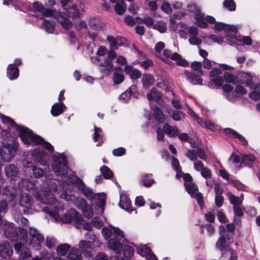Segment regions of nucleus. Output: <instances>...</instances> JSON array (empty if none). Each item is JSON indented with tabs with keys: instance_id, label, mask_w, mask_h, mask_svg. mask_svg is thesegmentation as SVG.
I'll return each instance as SVG.
<instances>
[{
	"instance_id": "obj_1",
	"label": "nucleus",
	"mask_w": 260,
	"mask_h": 260,
	"mask_svg": "<svg viewBox=\"0 0 260 260\" xmlns=\"http://www.w3.org/2000/svg\"><path fill=\"white\" fill-rule=\"evenodd\" d=\"M3 123L8 124L9 126L14 128L19 132V136L25 145H29L32 143L36 145H41L50 152L53 151V146L48 142L45 141L40 136L34 134L31 130L26 127L17 125L10 117L2 115L1 116Z\"/></svg>"
},
{
	"instance_id": "obj_2",
	"label": "nucleus",
	"mask_w": 260,
	"mask_h": 260,
	"mask_svg": "<svg viewBox=\"0 0 260 260\" xmlns=\"http://www.w3.org/2000/svg\"><path fill=\"white\" fill-rule=\"evenodd\" d=\"M102 233L104 238L108 241V248L116 254L120 253L123 249V243L126 241L123 232L118 228L109 227L103 228Z\"/></svg>"
},
{
	"instance_id": "obj_3",
	"label": "nucleus",
	"mask_w": 260,
	"mask_h": 260,
	"mask_svg": "<svg viewBox=\"0 0 260 260\" xmlns=\"http://www.w3.org/2000/svg\"><path fill=\"white\" fill-rule=\"evenodd\" d=\"M2 136L4 137L3 147L0 150V156L5 161H10L15 155L18 148V143L15 141L14 137L7 131H2Z\"/></svg>"
},
{
	"instance_id": "obj_4",
	"label": "nucleus",
	"mask_w": 260,
	"mask_h": 260,
	"mask_svg": "<svg viewBox=\"0 0 260 260\" xmlns=\"http://www.w3.org/2000/svg\"><path fill=\"white\" fill-rule=\"evenodd\" d=\"M53 159L52 167L55 174L57 176H64L68 170L66 157L60 154L58 156H54Z\"/></svg>"
},
{
	"instance_id": "obj_5",
	"label": "nucleus",
	"mask_w": 260,
	"mask_h": 260,
	"mask_svg": "<svg viewBox=\"0 0 260 260\" xmlns=\"http://www.w3.org/2000/svg\"><path fill=\"white\" fill-rule=\"evenodd\" d=\"M67 181L72 184H76L78 189L83 193L86 198L90 201L93 200L94 194L92 190L87 187L79 177L73 175L68 176Z\"/></svg>"
},
{
	"instance_id": "obj_6",
	"label": "nucleus",
	"mask_w": 260,
	"mask_h": 260,
	"mask_svg": "<svg viewBox=\"0 0 260 260\" xmlns=\"http://www.w3.org/2000/svg\"><path fill=\"white\" fill-rule=\"evenodd\" d=\"M187 10L194 13V18L197 20L196 24L200 27L206 28L208 24L205 21L204 15L201 13L200 8L196 4H190L187 6Z\"/></svg>"
},
{
	"instance_id": "obj_7",
	"label": "nucleus",
	"mask_w": 260,
	"mask_h": 260,
	"mask_svg": "<svg viewBox=\"0 0 260 260\" xmlns=\"http://www.w3.org/2000/svg\"><path fill=\"white\" fill-rule=\"evenodd\" d=\"M29 235V241L27 243L32 247L39 249L44 241V236L34 228H30Z\"/></svg>"
},
{
	"instance_id": "obj_8",
	"label": "nucleus",
	"mask_w": 260,
	"mask_h": 260,
	"mask_svg": "<svg viewBox=\"0 0 260 260\" xmlns=\"http://www.w3.org/2000/svg\"><path fill=\"white\" fill-rule=\"evenodd\" d=\"M61 220L63 223H70L74 221L75 223L80 225L82 224V216L75 210L71 209L63 215Z\"/></svg>"
},
{
	"instance_id": "obj_9",
	"label": "nucleus",
	"mask_w": 260,
	"mask_h": 260,
	"mask_svg": "<svg viewBox=\"0 0 260 260\" xmlns=\"http://www.w3.org/2000/svg\"><path fill=\"white\" fill-rule=\"evenodd\" d=\"M82 9L76 4H72L63 10V14L73 19L79 18L82 15Z\"/></svg>"
},
{
	"instance_id": "obj_10",
	"label": "nucleus",
	"mask_w": 260,
	"mask_h": 260,
	"mask_svg": "<svg viewBox=\"0 0 260 260\" xmlns=\"http://www.w3.org/2000/svg\"><path fill=\"white\" fill-rule=\"evenodd\" d=\"M4 234L5 237L11 241H16L18 238L16 228L14 224L12 222H8L5 224Z\"/></svg>"
},
{
	"instance_id": "obj_11",
	"label": "nucleus",
	"mask_w": 260,
	"mask_h": 260,
	"mask_svg": "<svg viewBox=\"0 0 260 260\" xmlns=\"http://www.w3.org/2000/svg\"><path fill=\"white\" fill-rule=\"evenodd\" d=\"M163 55L167 58H170L172 60L176 61V64L182 67H186L188 65V62L185 59H183L181 55L177 52L172 53L168 49H165L163 51Z\"/></svg>"
},
{
	"instance_id": "obj_12",
	"label": "nucleus",
	"mask_w": 260,
	"mask_h": 260,
	"mask_svg": "<svg viewBox=\"0 0 260 260\" xmlns=\"http://www.w3.org/2000/svg\"><path fill=\"white\" fill-rule=\"evenodd\" d=\"M231 239V236L228 233L221 234L216 243V247L219 250L223 251L228 249V242Z\"/></svg>"
},
{
	"instance_id": "obj_13",
	"label": "nucleus",
	"mask_w": 260,
	"mask_h": 260,
	"mask_svg": "<svg viewBox=\"0 0 260 260\" xmlns=\"http://www.w3.org/2000/svg\"><path fill=\"white\" fill-rule=\"evenodd\" d=\"M4 172L6 176L11 179H14L18 176L20 173L19 169L14 164H9L6 166L4 168Z\"/></svg>"
},
{
	"instance_id": "obj_14",
	"label": "nucleus",
	"mask_w": 260,
	"mask_h": 260,
	"mask_svg": "<svg viewBox=\"0 0 260 260\" xmlns=\"http://www.w3.org/2000/svg\"><path fill=\"white\" fill-rule=\"evenodd\" d=\"M13 253L11 246L8 243L0 245V256L4 258H9Z\"/></svg>"
},
{
	"instance_id": "obj_15",
	"label": "nucleus",
	"mask_w": 260,
	"mask_h": 260,
	"mask_svg": "<svg viewBox=\"0 0 260 260\" xmlns=\"http://www.w3.org/2000/svg\"><path fill=\"white\" fill-rule=\"evenodd\" d=\"M79 248L83 254L87 257L91 256V247L90 242L85 240H81L79 242Z\"/></svg>"
},
{
	"instance_id": "obj_16",
	"label": "nucleus",
	"mask_w": 260,
	"mask_h": 260,
	"mask_svg": "<svg viewBox=\"0 0 260 260\" xmlns=\"http://www.w3.org/2000/svg\"><path fill=\"white\" fill-rule=\"evenodd\" d=\"M163 131L168 136L174 137L177 136L179 134V129L176 126H171L168 123L163 125Z\"/></svg>"
},
{
	"instance_id": "obj_17",
	"label": "nucleus",
	"mask_w": 260,
	"mask_h": 260,
	"mask_svg": "<svg viewBox=\"0 0 260 260\" xmlns=\"http://www.w3.org/2000/svg\"><path fill=\"white\" fill-rule=\"evenodd\" d=\"M80 204L84 216L88 218H91L93 216V211L91 207L87 205L86 201L83 199L80 200Z\"/></svg>"
},
{
	"instance_id": "obj_18",
	"label": "nucleus",
	"mask_w": 260,
	"mask_h": 260,
	"mask_svg": "<svg viewBox=\"0 0 260 260\" xmlns=\"http://www.w3.org/2000/svg\"><path fill=\"white\" fill-rule=\"evenodd\" d=\"M224 133L225 134L227 135H231L234 137L238 139L243 145H247L248 143L247 141L246 140V139L244 138L243 136L241 135L240 134L238 133L235 131L230 128H226L224 129Z\"/></svg>"
},
{
	"instance_id": "obj_19",
	"label": "nucleus",
	"mask_w": 260,
	"mask_h": 260,
	"mask_svg": "<svg viewBox=\"0 0 260 260\" xmlns=\"http://www.w3.org/2000/svg\"><path fill=\"white\" fill-rule=\"evenodd\" d=\"M19 75V69L15 64H10L7 68V76L11 80L16 79Z\"/></svg>"
},
{
	"instance_id": "obj_20",
	"label": "nucleus",
	"mask_w": 260,
	"mask_h": 260,
	"mask_svg": "<svg viewBox=\"0 0 260 260\" xmlns=\"http://www.w3.org/2000/svg\"><path fill=\"white\" fill-rule=\"evenodd\" d=\"M31 155L41 165L43 166L47 165V161L45 158L44 153H42L40 150L36 149L32 151Z\"/></svg>"
},
{
	"instance_id": "obj_21",
	"label": "nucleus",
	"mask_w": 260,
	"mask_h": 260,
	"mask_svg": "<svg viewBox=\"0 0 260 260\" xmlns=\"http://www.w3.org/2000/svg\"><path fill=\"white\" fill-rule=\"evenodd\" d=\"M93 139L95 142H98L97 146L101 145V144L103 142L102 130L101 128L95 126H94Z\"/></svg>"
},
{
	"instance_id": "obj_22",
	"label": "nucleus",
	"mask_w": 260,
	"mask_h": 260,
	"mask_svg": "<svg viewBox=\"0 0 260 260\" xmlns=\"http://www.w3.org/2000/svg\"><path fill=\"white\" fill-rule=\"evenodd\" d=\"M19 204L20 206L25 207L26 209H28L31 205L30 197L27 193H22L20 198Z\"/></svg>"
},
{
	"instance_id": "obj_23",
	"label": "nucleus",
	"mask_w": 260,
	"mask_h": 260,
	"mask_svg": "<svg viewBox=\"0 0 260 260\" xmlns=\"http://www.w3.org/2000/svg\"><path fill=\"white\" fill-rule=\"evenodd\" d=\"M147 98L149 101L155 100L158 103L161 99V95L156 88H152L150 92L147 94Z\"/></svg>"
},
{
	"instance_id": "obj_24",
	"label": "nucleus",
	"mask_w": 260,
	"mask_h": 260,
	"mask_svg": "<svg viewBox=\"0 0 260 260\" xmlns=\"http://www.w3.org/2000/svg\"><path fill=\"white\" fill-rule=\"evenodd\" d=\"M242 164L244 166L251 167L255 160V157L252 154H243L241 156Z\"/></svg>"
},
{
	"instance_id": "obj_25",
	"label": "nucleus",
	"mask_w": 260,
	"mask_h": 260,
	"mask_svg": "<svg viewBox=\"0 0 260 260\" xmlns=\"http://www.w3.org/2000/svg\"><path fill=\"white\" fill-rule=\"evenodd\" d=\"M65 106L63 103H56L54 104L51 108V112L54 116H57L63 112V108Z\"/></svg>"
},
{
	"instance_id": "obj_26",
	"label": "nucleus",
	"mask_w": 260,
	"mask_h": 260,
	"mask_svg": "<svg viewBox=\"0 0 260 260\" xmlns=\"http://www.w3.org/2000/svg\"><path fill=\"white\" fill-rule=\"evenodd\" d=\"M42 15L45 17H51L53 16L56 19H58L61 16V14L59 11L56 9H44L42 12Z\"/></svg>"
},
{
	"instance_id": "obj_27",
	"label": "nucleus",
	"mask_w": 260,
	"mask_h": 260,
	"mask_svg": "<svg viewBox=\"0 0 260 260\" xmlns=\"http://www.w3.org/2000/svg\"><path fill=\"white\" fill-rule=\"evenodd\" d=\"M153 114L155 120L159 123H164L165 121V115L160 110L158 107H155L153 110Z\"/></svg>"
},
{
	"instance_id": "obj_28",
	"label": "nucleus",
	"mask_w": 260,
	"mask_h": 260,
	"mask_svg": "<svg viewBox=\"0 0 260 260\" xmlns=\"http://www.w3.org/2000/svg\"><path fill=\"white\" fill-rule=\"evenodd\" d=\"M119 204L120 207L122 209L128 210L131 206V201L125 195H121Z\"/></svg>"
},
{
	"instance_id": "obj_29",
	"label": "nucleus",
	"mask_w": 260,
	"mask_h": 260,
	"mask_svg": "<svg viewBox=\"0 0 260 260\" xmlns=\"http://www.w3.org/2000/svg\"><path fill=\"white\" fill-rule=\"evenodd\" d=\"M228 196L230 199V203L234 205V206L240 205L243 200V197L242 194L240 197H236L232 192H229L228 193Z\"/></svg>"
},
{
	"instance_id": "obj_30",
	"label": "nucleus",
	"mask_w": 260,
	"mask_h": 260,
	"mask_svg": "<svg viewBox=\"0 0 260 260\" xmlns=\"http://www.w3.org/2000/svg\"><path fill=\"white\" fill-rule=\"evenodd\" d=\"M152 174H147L143 175L141 181L142 184L146 187H150L154 183V180L152 178Z\"/></svg>"
},
{
	"instance_id": "obj_31",
	"label": "nucleus",
	"mask_w": 260,
	"mask_h": 260,
	"mask_svg": "<svg viewBox=\"0 0 260 260\" xmlns=\"http://www.w3.org/2000/svg\"><path fill=\"white\" fill-rule=\"evenodd\" d=\"M67 257L70 260H80L81 258V251L77 248H73L70 250Z\"/></svg>"
},
{
	"instance_id": "obj_32",
	"label": "nucleus",
	"mask_w": 260,
	"mask_h": 260,
	"mask_svg": "<svg viewBox=\"0 0 260 260\" xmlns=\"http://www.w3.org/2000/svg\"><path fill=\"white\" fill-rule=\"evenodd\" d=\"M93 200L98 206L102 208L105 204L106 195L103 193L94 194Z\"/></svg>"
},
{
	"instance_id": "obj_33",
	"label": "nucleus",
	"mask_w": 260,
	"mask_h": 260,
	"mask_svg": "<svg viewBox=\"0 0 260 260\" xmlns=\"http://www.w3.org/2000/svg\"><path fill=\"white\" fill-rule=\"evenodd\" d=\"M184 186L187 192L191 197H194V195L198 191V186L192 182L184 183Z\"/></svg>"
},
{
	"instance_id": "obj_34",
	"label": "nucleus",
	"mask_w": 260,
	"mask_h": 260,
	"mask_svg": "<svg viewBox=\"0 0 260 260\" xmlns=\"http://www.w3.org/2000/svg\"><path fill=\"white\" fill-rule=\"evenodd\" d=\"M186 75L189 79V81L194 84H201L202 82V79L199 76L197 75L192 73H190L188 71L185 72Z\"/></svg>"
},
{
	"instance_id": "obj_35",
	"label": "nucleus",
	"mask_w": 260,
	"mask_h": 260,
	"mask_svg": "<svg viewBox=\"0 0 260 260\" xmlns=\"http://www.w3.org/2000/svg\"><path fill=\"white\" fill-rule=\"evenodd\" d=\"M55 22L45 20L42 24V27L48 32L53 33L54 30Z\"/></svg>"
},
{
	"instance_id": "obj_36",
	"label": "nucleus",
	"mask_w": 260,
	"mask_h": 260,
	"mask_svg": "<svg viewBox=\"0 0 260 260\" xmlns=\"http://www.w3.org/2000/svg\"><path fill=\"white\" fill-rule=\"evenodd\" d=\"M55 208L54 210H53V208L51 206H46L43 208V211L49 214L50 216H52L54 218L57 219L58 217V208L57 206L55 205L54 206Z\"/></svg>"
},
{
	"instance_id": "obj_37",
	"label": "nucleus",
	"mask_w": 260,
	"mask_h": 260,
	"mask_svg": "<svg viewBox=\"0 0 260 260\" xmlns=\"http://www.w3.org/2000/svg\"><path fill=\"white\" fill-rule=\"evenodd\" d=\"M142 79L143 86L145 88H148L154 83L153 77L151 75L145 74L143 76Z\"/></svg>"
},
{
	"instance_id": "obj_38",
	"label": "nucleus",
	"mask_w": 260,
	"mask_h": 260,
	"mask_svg": "<svg viewBox=\"0 0 260 260\" xmlns=\"http://www.w3.org/2000/svg\"><path fill=\"white\" fill-rule=\"evenodd\" d=\"M224 79L226 82L236 84L238 83V77L230 73L225 72L224 74Z\"/></svg>"
},
{
	"instance_id": "obj_39",
	"label": "nucleus",
	"mask_w": 260,
	"mask_h": 260,
	"mask_svg": "<svg viewBox=\"0 0 260 260\" xmlns=\"http://www.w3.org/2000/svg\"><path fill=\"white\" fill-rule=\"evenodd\" d=\"M126 9V6L124 1L117 2L115 5V10L118 15H122Z\"/></svg>"
},
{
	"instance_id": "obj_40",
	"label": "nucleus",
	"mask_w": 260,
	"mask_h": 260,
	"mask_svg": "<svg viewBox=\"0 0 260 260\" xmlns=\"http://www.w3.org/2000/svg\"><path fill=\"white\" fill-rule=\"evenodd\" d=\"M70 246L68 244H62L58 246L57 248V253L58 255L64 256L69 251Z\"/></svg>"
},
{
	"instance_id": "obj_41",
	"label": "nucleus",
	"mask_w": 260,
	"mask_h": 260,
	"mask_svg": "<svg viewBox=\"0 0 260 260\" xmlns=\"http://www.w3.org/2000/svg\"><path fill=\"white\" fill-rule=\"evenodd\" d=\"M243 79H242V83H244L246 86L253 88V83L252 82V77L251 75L247 73H244L242 75Z\"/></svg>"
},
{
	"instance_id": "obj_42",
	"label": "nucleus",
	"mask_w": 260,
	"mask_h": 260,
	"mask_svg": "<svg viewBox=\"0 0 260 260\" xmlns=\"http://www.w3.org/2000/svg\"><path fill=\"white\" fill-rule=\"evenodd\" d=\"M60 17H61L62 19L59 22L62 28L66 30L71 28L73 26L72 21L68 18H64L61 15Z\"/></svg>"
},
{
	"instance_id": "obj_43",
	"label": "nucleus",
	"mask_w": 260,
	"mask_h": 260,
	"mask_svg": "<svg viewBox=\"0 0 260 260\" xmlns=\"http://www.w3.org/2000/svg\"><path fill=\"white\" fill-rule=\"evenodd\" d=\"M223 7L230 11L236 10V5L234 0H225L223 3Z\"/></svg>"
},
{
	"instance_id": "obj_44",
	"label": "nucleus",
	"mask_w": 260,
	"mask_h": 260,
	"mask_svg": "<svg viewBox=\"0 0 260 260\" xmlns=\"http://www.w3.org/2000/svg\"><path fill=\"white\" fill-rule=\"evenodd\" d=\"M101 173L105 179H110L113 176L111 170L106 166H103L100 169Z\"/></svg>"
},
{
	"instance_id": "obj_45",
	"label": "nucleus",
	"mask_w": 260,
	"mask_h": 260,
	"mask_svg": "<svg viewBox=\"0 0 260 260\" xmlns=\"http://www.w3.org/2000/svg\"><path fill=\"white\" fill-rule=\"evenodd\" d=\"M191 67L199 75L202 76L203 74V72L202 70V64L199 61H193L191 64Z\"/></svg>"
},
{
	"instance_id": "obj_46",
	"label": "nucleus",
	"mask_w": 260,
	"mask_h": 260,
	"mask_svg": "<svg viewBox=\"0 0 260 260\" xmlns=\"http://www.w3.org/2000/svg\"><path fill=\"white\" fill-rule=\"evenodd\" d=\"M124 79V76L122 73H114L113 80L115 84H119L123 82Z\"/></svg>"
},
{
	"instance_id": "obj_47",
	"label": "nucleus",
	"mask_w": 260,
	"mask_h": 260,
	"mask_svg": "<svg viewBox=\"0 0 260 260\" xmlns=\"http://www.w3.org/2000/svg\"><path fill=\"white\" fill-rule=\"evenodd\" d=\"M137 250L138 253L142 256H146L147 254H149V253L151 252L150 248L146 245H144L139 247Z\"/></svg>"
},
{
	"instance_id": "obj_48",
	"label": "nucleus",
	"mask_w": 260,
	"mask_h": 260,
	"mask_svg": "<svg viewBox=\"0 0 260 260\" xmlns=\"http://www.w3.org/2000/svg\"><path fill=\"white\" fill-rule=\"evenodd\" d=\"M153 28L160 32H165L167 29L166 24L162 21H158L153 26Z\"/></svg>"
},
{
	"instance_id": "obj_49",
	"label": "nucleus",
	"mask_w": 260,
	"mask_h": 260,
	"mask_svg": "<svg viewBox=\"0 0 260 260\" xmlns=\"http://www.w3.org/2000/svg\"><path fill=\"white\" fill-rule=\"evenodd\" d=\"M19 232L20 235V241L23 244H27L28 242V239L26 236L27 231L23 228H19Z\"/></svg>"
},
{
	"instance_id": "obj_50",
	"label": "nucleus",
	"mask_w": 260,
	"mask_h": 260,
	"mask_svg": "<svg viewBox=\"0 0 260 260\" xmlns=\"http://www.w3.org/2000/svg\"><path fill=\"white\" fill-rule=\"evenodd\" d=\"M22 260H34L28 248H23L21 251Z\"/></svg>"
},
{
	"instance_id": "obj_51",
	"label": "nucleus",
	"mask_w": 260,
	"mask_h": 260,
	"mask_svg": "<svg viewBox=\"0 0 260 260\" xmlns=\"http://www.w3.org/2000/svg\"><path fill=\"white\" fill-rule=\"evenodd\" d=\"M184 117V114L181 111H173L172 117L175 121L181 120Z\"/></svg>"
},
{
	"instance_id": "obj_52",
	"label": "nucleus",
	"mask_w": 260,
	"mask_h": 260,
	"mask_svg": "<svg viewBox=\"0 0 260 260\" xmlns=\"http://www.w3.org/2000/svg\"><path fill=\"white\" fill-rule=\"evenodd\" d=\"M134 253V249L130 246L125 245L123 250V254L125 257L129 258H131Z\"/></svg>"
},
{
	"instance_id": "obj_53",
	"label": "nucleus",
	"mask_w": 260,
	"mask_h": 260,
	"mask_svg": "<svg viewBox=\"0 0 260 260\" xmlns=\"http://www.w3.org/2000/svg\"><path fill=\"white\" fill-rule=\"evenodd\" d=\"M185 156L191 161H195L197 159L196 150L194 149L188 150L185 153Z\"/></svg>"
},
{
	"instance_id": "obj_54",
	"label": "nucleus",
	"mask_w": 260,
	"mask_h": 260,
	"mask_svg": "<svg viewBox=\"0 0 260 260\" xmlns=\"http://www.w3.org/2000/svg\"><path fill=\"white\" fill-rule=\"evenodd\" d=\"M8 210V203L6 201H2L0 202V214L1 215H5Z\"/></svg>"
},
{
	"instance_id": "obj_55",
	"label": "nucleus",
	"mask_w": 260,
	"mask_h": 260,
	"mask_svg": "<svg viewBox=\"0 0 260 260\" xmlns=\"http://www.w3.org/2000/svg\"><path fill=\"white\" fill-rule=\"evenodd\" d=\"M31 170L35 178H41L44 174V171L39 168L33 167Z\"/></svg>"
},
{
	"instance_id": "obj_56",
	"label": "nucleus",
	"mask_w": 260,
	"mask_h": 260,
	"mask_svg": "<svg viewBox=\"0 0 260 260\" xmlns=\"http://www.w3.org/2000/svg\"><path fill=\"white\" fill-rule=\"evenodd\" d=\"M172 165L177 173H182L181 168L180 166L178 160L174 157L172 158Z\"/></svg>"
},
{
	"instance_id": "obj_57",
	"label": "nucleus",
	"mask_w": 260,
	"mask_h": 260,
	"mask_svg": "<svg viewBox=\"0 0 260 260\" xmlns=\"http://www.w3.org/2000/svg\"><path fill=\"white\" fill-rule=\"evenodd\" d=\"M192 197L196 198L199 205L201 207V208H203L204 207V204L202 193L197 192L194 195V197Z\"/></svg>"
},
{
	"instance_id": "obj_58",
	"label": "nucleus",
	"mask_w": 260,
	"mask_h": 260,
	"mask_svg": "<svg viewBox=\"0 0 260 260\" xmlns=\"http://www.w3.org/2000/svg\"><path fill=\"white\" fill-rule=\"evenodd\" d=\"M57 243V240L53 237H47L46 240V245L49 248H52Z\"/></svg>"
},
{
	"instance_id": "obj_59",
	"label": "nucleus",
	"mask_w": 260,
	"mask_h": 260,
	"mask_svg": "<svg viewBox=\"0 0 260 260\" xmlns=\"http://www.w3.org/2000/svg\"><path fill=\"white\" fill-rule=\"evenodd\" d=\"M211 81L212 82L217 88L220 87L223 83V79L221 76L211 78Z\"/></svg>"
},
{
	"instance_id": "obj_60",
	"label": "nucleus",
	"mask_w": 260,
	"mask_h": 260,
	"mask_svg": "<svg viewBox=\"0 0 260 260\" xmlns=\"http://www.w3.org/2000/svg\"><path fill=\"white\" fill-rule=\"evenodd\" d=\"M112 153L115 156H121L125 154V149L119 147L113 150Z\"/></svg>"
},
{
	"instance_id": "obj_61",
	"label": "nucleus",
	"mask_w": 260,
	"mask_h": 260,
	"mask_svg": "<svg viewBox=\"0 0 260 260\" xmlns=\"http://www.w3.org/2000/svg\"><path fill=\"white\" fill-rule=\"evenodd\" d=\"M100 66L103 67L107 68L108 70H110L113 67V64L111 60L108 58H106L103 62L100 63Z\"/></svg>"
},
{
	"instance_id": "obj_62",
	"label": "nucleus",
	"mask_w": 260,
	"mask_h": 260,
	"mask_svg": "<svg viewBox=\"0 0 260 260\" xmlns=\"http://www.w3.org/2000/svg\"><path fill=\"white\" fill-rule=\"evenodd\" d=\"M32 9H34L35 11H38L39 12H42L43 10L44 9V6L40 3L38 2H34L32 4Z\"/></svg>"
},
{
	"instance_id": "obj_63",
	"label": "nucleus",
	"mask_w": 260,
	"mask_h": 260,
	"mask_svg": "<svg viewBox=\"0 0 260 260\" xmlns=\"http://www.w3.org/2000/svg\"><path fill=\"white\" fill-rule=\"evenodd\" d=\"M222 74L221 70L219 69L214 68L209 73L210 76L211 78H215L220 76L219 75Z\"/></svg>"
},
{
	"instance_id": "obj_64",
	"label": "nucleus",
	"mask_w": 260,
	"mask_h": 260,
	"mask_svg": "<svg viewBox=\"0 0 260 260\" xmlns=\"http://www.w3.org/2000/svg\"><path fill=\"white\" fill-rule=\"evenodd\" d=\"M189 42L192 45H198L202 43V40L197 36L191 37L189 39Z\"/></svg>"
}]
</instances>
